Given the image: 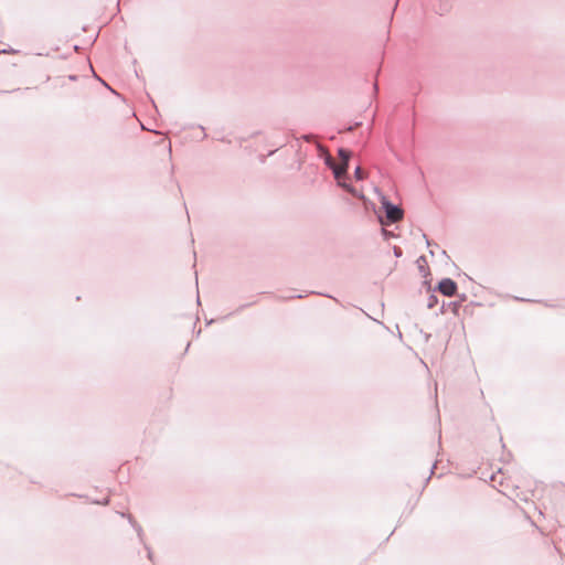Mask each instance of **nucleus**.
<instances>
[{
  "instance_id": "obj_2",
  "label": "nucleus",
  "mask_w": 565,
  "mask_h": 565,
  "mask_svg": "<svg viewBox=\"0 0 565 565\" xmlns=\"http://www.w3.org/2000/svg\"><path fill=\"white\" fill-rule=\"evenodd\" d=\"M438 290L443 295L451 297L457 291V284L450 278H445L438 284Z\"/></svg>"
},
{
  "instance_id": "obj_3",
  "label": "nucleus",
  "mask_w": 565,
  "mask_h": 565,
  "mask_svg": "<svg viewBox=\"0 0 565 565\" xmlns=\"http://www.w3.org/2000/svg\"><path fill=\"white\" fill-rule=\"evenodd\" d=\"M386 217L391 223L398 222L403 218V211L390 203L385 204Z\"/></svg>"
},
{
  "instance_id": "obj_4",
  "label": "nucleus",
  "mask_w": 565,
  "mask_h": 565,
  "mask_svg": "<svg viewBox=\"0 0 565 565\" xmlns=\"http://www.w3.org/2000/svg\"><path fill=\"white\" fill-rule=\"evenodd\" d=\"M355 177H356V179H359V180L364 179L363 170H362L360 167H358V168H356V170H355Z\"/></svg>"
},
{
  "instance_id": "obj_1",
  "label": "nucleus",
  "mask_w": 565,
  "mask_h": 565,
  "mask_svg": "<svg viewBox=\"0 0 565 565\" xmlns=\"http://www.w3.org/2000/svg\"><path fill=\"white\" fill-rule=\"evenodd\" d=\"M339 157L341 159V163L334 166L333 168L334 177L338 180H340L342 175L347 173L348 162L351 157V152L345 149H339Z\"/></svg>"
}]
</instances>
